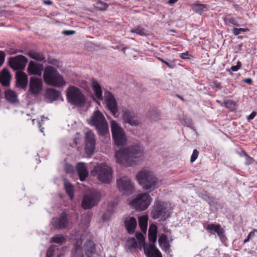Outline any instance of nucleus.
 <instances>
[{
  "mask_svg": "<svg viewBox=\"0 0 257 257\" xmlns=\"http://www.w3.org/2000/svg\"><path fill=\"white\" fill-rule=\"evenodd\" d=\"M112 138L114 145L119 150L115 152L116 163L125 167L136 164V159L140 158L142 152L138 146L123 148L127 143V137L124 130L114 120L110 122Z\"/></svg>",
  "mask_w": 257,
  "mask_h": 257,
  "instance_id": "obj_1",
  "label": "nucleus"
},
{
  "mask_svg": "<svg viewBox=\"0 0 257 257\" xmlns=\"http://www.w3.org/2000/svg\"><path fill=\"white\" fill-rule=\"evenodd\" d=\"M136 177L141 186L144 189L152 191L158 188L160 183L153 172L148 170H142L138 172Z\"/></svg>",
  "mask_w": 257,
  "mask_h": 257,
  "instance_id": "obj_2",
  "label": "nucleus"
},
{
  "mask_svg": "<svg viewBox=\"0 0 257 257\" xmlns=\"http://www.w3.org/2000/svg\"><path fill=\"white\" fill-rule=\"evenodd\" d=\"M44 82L48 85L61 87L66 84L63 77L56 68L52 66H46L43 73Z\"/></svg>",
  "mask_w": 257,
  "mask_h": 257,
  "instance_id": "obj_3",
  "label": "nucleus"
},
{
  "mask_svg": "<svg viewBox=\"0 0 257 257\" xmlns=\"http://www.w3.org/2000/svg\"><path fill=\"white\" fill-rule=\"evenodd\" d=\"M171 204L169 202L156 200L152 206L151 217L154 219L165 221L170 217Z\"/></svg>",
  "mask_w": 257,
  "mask_h": 257,
  "instance_id": "obj_4",
  "label": "nucleus"
},
{
  "mask_svg": "<svg viewBox=\"0 0 257 257\" xmlns=\"http://www.w3.org/2000/svg\"><path fill=\"white\" fill-rule=\"evenodd\" d=\"M66 98L69 103L77 107H82L86 103V97L76 86H70L66 91Z\"/></svg>",
  "mask_w": 257,
  "mask_h": 257,
  "instance_id": "obj_5",
  "label": "nucleus"
},
{
  "mask_svg": "<svg viewBox=\"0 0 257 257\" xmlns=\"http://www.w3.org/2000/svg\"><path fill=\"white\" fill-rule=\"evenodd\" d=\"M91 174L93 176H97L100 182L108 184L111 181L112 170L105 163H101L94 167L91 171Z\"/></svg>",
  "mask_w": 257,
  "mask_h": 257,
  "instance_id": "obj_6",
  "label": "nucleus"
},
{
  "mask_svg": "<svg viewBox=\"0 0 257 257\" xmlns=\"http://www.w3.org/2000/svg\"><path fill=\"white\" fill-rule=\"evenodd\" d=\"M101 199L100 193L96 191L92 190L84 195L82 200L81 206L84 209H90L96 206Z\"/></svg>",
  "mask_w": 257,
  "mask_h": 257,
  "instance_id": "obj_7",
  "label": "nucleus"
},
{
  "mask_svg": "<svg viewBox=\"0 0 257 257\" xmlns=\"http://www.w3.org/2000/svg\"><path fill=\"white\" fill-rule=\"evenodd\" d=\"M151 198L148 193L139 194L131 202V205L137 210L143 211L148 208L151 202Z\"/></svg>",
  "mask_w": 257,
  "mask_h": 257,
  "instance_id": "obj_8",
  "label": "nucleus"
},
{
  "mask_svg": "<svg viewBox=\"0 0 257 257\" xmlns=\"http://www.w3.org/2000/svg\"><path fill=\"white\" fill-rule=\"evenodd\" d=\"M117 186L119 191L124 195H130L134 191V185L132 181L126 176L117 179Z\"/></svg>",
  "mask_w": 257,
  "mask_h": 257,
  "instance_id": "obj_9",
  "label": "nucleus"
},
{
  "mask_svg": "<svg viewBox=\"0 0 257 257\" xmlns=\"http://www.w3.org/2000/svg\"><path fill=\"white\" fill-rule=\"evenodd\" d=\"M104 101L108 110L114 116L118 112V105L116 99L111 92L108 90L104 91Z\"/></svg>",
  "mask_w": 257,
  "mask_h": 257,
  "instance_id": "obj_10",
  "label": "nucleus"
},
{
  "mask_svg": "<svg viewBox=\"0 0 257 257\" xmlns=\"http://www.w3.org/2000/svg\"><path fill=\"white\" fill-rule=\"evenodd\" d=\"M28 59L24 56L20 55L14 58H11L10 66L17 71H23L28 62Z\"/></svg>",
  "mask_w": 257,
  "mask_h": 257,
  "instance_id": "obj_11",
  "label": "nucleus"
},
{
  "mask_svg": "<svg viewBox=\"0 0 257 257\" xmlns=\"http://www.w3.org/2000/svg\"><path fill=\"white\" fill-rule=\"evenodd\" d=\"M85 151L88 155H92L94 153L96 141L95 136L91 131H88L85 137Z\"/></svg>",
  "mask_w": 257,
  "mask_h": 257,
  "instance_id": "obj_12",
  "label": "nucleus"
},
{
  "mask_svg": "<svg viewBox=\"0 0 257 257\" xmlns=\"http://www.w3.org/2000/svg\"><path fill=\"white\" fill-rule=\"evenodd\" d=\"M42 79L36 77H31L29 83V90L35 96L39 95L42 90Z\"/></svg>",
  "mask_w": 257,
  "mask_h": 257,
  "instance_id": "obj_13",
  "label": "nucleus"
},
{
  "mask_svg": "<svg viewBox=\"0 0 257 257\" xmlns=\"http://www.w3.org/2000/svg\"><path fill=\"white\" fill-rule=\"evenodd\" d=\"M44 69L43 64L32 60L29 62L27 67V71L30 75H35L40 76L42 75V72L44 71Z\"/></svg>",
  "mask_w": 257,
  "mask_h": 257,
  "instance_id": "obj_14",
  "label": "nucleus"
},
{
  "mask_svg": "<svg viewBox=\"0 0 257 257\" xmlns=\"http://www.w3.org/2000/svg\"><path fill=\"white\" fill-rule=\"evenodd\" d=\"M122 118L125 123H127L131 125L137 126L139 124L137 115L133 111L127 109L123 110Z\"/></svg>",
  "mask_w": 257,
  "mask_h": 257,
  "instance_id": "obj_15",
  "label": "nucleus"
},
{
  "mask_svg": "<svg viewBox=\"0 0 257 257\" xmlns=\"http://www.w3.org/2000/svg\"><path fill=\"white\" fill-rule=\"evenodd\" d=\"M45 98L48 100L49 103H52L53 101L57 100L59 98H61L62 100H63V97L61 96V92L53 88H47L45 90L44 95Z\"/></svg>",
  "mask_w": 257,
  "mask_h": 257,
  "instance_id": "obj_16",
  "label": "nucleus"
},
{
  "mask_svg": "<svg viewBox=\"0 0 257 257\" xmlns=\"http://www.w3.org/2000/svg\"><path fill=\"white\" fill-rule=\"evenodd\" d=\"M15 77L16 86L18 88L25 89L28 83L27 75L24 71H17Z\"/></svg>",
  "mask_w": 257,
  "mask_h": 257,
  "instance_id": "obj_17",
  "label": "nucleus"
},
{
  "mask_svg": "<svg viewBox=\"0 0 257 257\" xmlns=\"http://www.w3.org/2000/svg\"><path fill=\"white\" fill-rule=\"evenodd\" d=\"M105 120H106V119L102 113L98 110L93 113L90 119L87 120V121L90 125L96 127Z\"/></svg>",
  "mask_w": 257,
  "mask_h": 257,
  "instance_id": "obj_18",
  "label": "nucleus"
},
{
  "mask_svg": "<svg viewBox=\"0 0 257 257\" xmlns=\"http://www.w3.org/2000/svg\"><path fill=\"white\" fill-rule=\"evenodd\" d=\"M70 257H86L83 252L82 243L78 240L73 244L70 251Z\"/></svg>",
  "mask_w": 257,
  "mask_h": 257,
  "instance_id": "obj_19",
  "label": "nucleus"
},
{
  "mask_svg": "<svg viewBox=\"0 0 257 257\" xmlns=\"http://www.w3.org/2000/svg\"><path fill=\"white\" fill-rule=\"evenodd\" d=\"M68 222L67 214L65 211H63L59 218L55 221L54 225L57 229H63L67 226Z\"/></svg>",
  "mask_w": 257,
  "mask_h": 257,
  "instance_id": "obj_20",
  "label": "nucleus"
},
{
  "mask_svg": "<svg viewBox=\"0 0 257 257\" xmlns=\"http://www.w3.org/2000/svg\"><path fill=\"white\" fill-rule=\"evenodd\" d=\"M124 223L127 232L130 234L134 233L137 225L136 219L133 216L126 217Z\"/></svg>",
  "mask_w": 257,
  "mask_h": 257,
  "instance_id": "obj_21",
  "label": "nucleus"
},
{
  "mask_svg": "<svg viewBox=\"0 0 257 257\" xmlns=\"http://www.w3.org/2000/svg\"><path fill=\"white\" fill-rule=\"evenodd\" d=\"M83 251H85L86 257H91L92 255L95 254L96 252L95 244L91 239H88L86 241L83 245Z\"/></svg>",
  "mask_w": 257,
  "mask_h": 257,
  "instance_id": "obj_22",
  "label": "nucleus"
},
{
  "mask_svg": "<svg viewBox=\"0 0 257 257\" xmlns=\"http://www.w3.org/2000/svg\"><path fill=\"white\" fill-rule=\"evenodd\" d=\"M77 172L78 175L81 181H84L88 175L85 164L83 162H79L77 165Z\"/></svg>",
  "mask_w": 257,
  "mask_h": 257,
  "instance_id": "obj_23",
  "label": "nucleus"
},
{
  "mask_svg": "<svg viewBox=\"0 0 257 257\" xmlns=\"http://www.w3.org/2000/svg\"><path fill=\"white\" fill-rule=\"evenodd\" d=\"M11 75L7 68H4L0 76V83L3 86L8 87L10 85Z\"/></svg>",
  "mask_w": 257,
  "mask_h": 257,
  "instance_id": "obj_24",
  "label": "nucleus"
},
{
  "mask_svg": "<svg viewBox=\"0 0 257 257\" xmlns=\"http://www.w3.org/2000/svg\"><path fill=\"white\" fill-rule=\"evenodd\" d=\"M135 236L138 240V242L139 244L143 246L144 249L145 253H147L148 249L152 248V246H150L149 244L145 242V238L142 233L137 231L135 234Z\"/></svg>",
  "mask_w": 257,
  "mask_h": 257,
  "instance_id": "obj_25",
  "label": "nucleus"
},
{
  "mask_svg": "<svg viewBox=\"0 0 257 257\" xmlns=\"http://www.w3.org/2000/svg\"><path fill=\"white\" fill-rule=\"evenodd\" d=\"M199 2V1H197L196 3L192 4L191 8L196 13L201 15L204 12L208 10V5L200 4Z\"/></svg>",
  "mask_w": 257,
  "mask_h": 257,
  "instance_id": "obj_26",
  "label": "nucleus"
},
{
  "mask_svg": "<svg viewBox=\"0 0 257 257\" xmlns=\"http://www.w3.org/2000/svg\"><path fill=\"white\" fill-rule=\"evenodd\" d=\"M204 227L206 230H207L208 232L211 234L216 233L217 235L218 234L221 233L222 230H224V229L221 227L220 224H208L206 225H204Z\"/></svg>",
  "mask_w": 257,
  "mask_h": 257,
  "instance_id": "obj_27",
  "label": "nucleus"
},
{
  "mask_svg": "<svg viewBox=\"0 0 257 257\" xmlns=\"http://www.w3.org/2000/svg\"><path fill=\"white\" fill-rule=\"evenodd\" d=\"M27 55L32 59L38 62H43L45 61V57L42 52H38L34 50H30Z\"/></svg>",
  "mask_w": 257,
  "mask_h": 257,
  "instance_id": "obj_28",
  "label": "nucleus"
},
{
  "mask_svg": "<svg viewBox=\"0 0 257 257\" xmlns=\"http://www.w3.org/2000/svg\"><path fill=\"white\" fill-rule=\"evenodd\" d=\"M5 95L6 100L11 103H15L19 101L17 93L12 89L5 91Z\"/></svg>",
  "mask_w": 257,
  "mask_h": 257,
  "instance_id": "obj_29",
  "label": "nucleus"
},
{
  "mask_svg": "<svg viewBox=\"0 0 257 257\" xmlns=\"http://www.w3.org/2000/svg\"><path fill=\"white\" fill-rule=\"evenodd\" d=\"M92 88L96 98L99 100L103 99L102 90L100 84L95 80L92 82Z\"/></svg>",
  "mask_w": 257,
  "mask_h": 257,
  "instance_id": "obj_30",
  "label": "nucleus"
},
{
  "mask_svg": "<svg viewBox=\"0 0 257 257\" xmlns=\"http://www.w3.org/2000/svg\"><path fill=\"white\" fill-rule=\"evenodd\" d=\"M126 245L130 251H132V249H142V245L139 244L138 241L134 237L128 238L126 242Z\"/></svg>",
  "mask_w": 257,
  "mask_h": 257,
  "instance_id": "obj_31",
  "label": "nucleus"
},
{
  "mask_svg": "<svg viewBox=\"0 0 257 257\" xmlns=\"http://www.w3.org/2000/svg\"><path fill=\"white\" fill-rule=\"evenodd\" d=\"M98 135L100 136H104L108 133H109V129L107 122L106 120L103 121L101 124L95 127Z\"/></svg>",
  "mask_w": 257,
  "mask_h": 257,
  "instance_id": "obj_32",
  "label": "nucleus"
},
{
  "mask_svg": "<svg viewBox=\"0 0 257 257\" xmlns=\"http://www.w3.org/2000/svg\"><path fill=\"white\" fill-rule=\"evenodd\" d=\"M148 217L147 215H142L139 217V225L142 231L146 233L148 227Z\"/></svg>",
  "mask_w": 257,
  "mask_h": 257,
  "instance_id": "obj_33",
  "label": "nucleus"
},
{
  "mask_svg": "<svg viewBox=\"0 0 257 257\" xmlns=\"http://www.w3.org/2000/svg\"><path fill=\"white\" fill-rule=\"evenodd\" d=\"M64 187L66 193L69 196L70 198L72 200L74 196V186L68 180H64Z\"/></svg>",
  "mask_w": 257,
  "mask_h": 257,
  "instance_id": "obj_34",
  "label": "nucleus"
},
{
  "mask_svg": "<svg viewBox=\"0 0 257 257\" xmlns=\"http://www.w3.org/2000/svg\"><path fill=\"white\" fill-rule=\"evenodd\" d=\"M147 116L152 121H156L160 118V113L156 108H152L147 113Z\"/></svg>",
  "mask_w": 257,
  "mask_h": 257,
  "instance_id": "obj_35",
  "label": "nucleus"
},
{
  "mask_svg": "<svg viewBox=\"0 0 257 257\" xmlns=\"http://www.w3.org/2000/svg\"><path fill=\"white\" fill-rule=\"evenodd\" d=\"M65 240V237L62 234H56L51 237L50 242L62 244Z\"/></svg>",
  "mask_w": 257,
  "mask_h": 257,
  "instance_id": "obj_36",
  "label": "nucleus"
},
{
  "mask_svg": "<svg viewBox=\"0 0 257 257\" xmlns=\"http://www.w3.org/2000/svg\"><path fill=\"white\" fill-rule=\"evenodd\" d=\"M130 32L132 33H136L141 36L146 37L149 35L148 31L145 28H142L141 26H139L137 28L131 30Z\"/></svg>",
  "mask_w": 257,
  "mask_h": 257,
  "instance_id": "obj_37",
  "label": "nucleus"
},
{
  "mask_svg": "<svg viewBox=\"0 0 257 257\" xmlns=\"http://www.w3.org/2000/svg\"><path fill=\"white\" fill-rule=\"evenodd\" d=\"M108 7V4L101 1H98L96 3L95 9L100 11H104L106 10Z\"/></svg>",
  "mask_w": 257,
  "mask_h": 257,
  "instance_id": "obj_38",
  "label": "nucleus"
},
{
  "mask_svg": "<svg viewBox=\"0 0 257 257\" xmlns=\"http://www.w3.org/2000/svg\"><path fill=\"white\" fill-rule=\"evenodd\" d=\"M241 63L240 61H238L237 62V64L236 65H233L230 68H227L226 69V71L228 72L231 75H233V73L232 71H238L241 67Z\"/></svg>",
  "mask_w": 257,
  "mask_h": 257,
  "instance_id": "obj_39",
  "label": "nucleus"
},
{
  "mask_svg": "<svg viewBox=\"0 0 257 257\" xmlns=\"http://www.w3.org/2000/svg\"><path fill=\"white\" fill-rule=\"evenodd\" d=\"M157 232L156 229H155V231L153 233L151 232V230L148 231V238L149 241L151 243L154 244L156 242L157 238Z\"/></svg>",
  "mask_w": 257,
  "mask_h": 257,
  "instance_id": "obj_40",
  "label": "nucleus"
},
{
  "mask_svg": "<svg viewBox=\"0 0 257 257\" xmlns=\"http://www.w3.org/2000/svg\"><path fill=\"white\" fill-rule=\"evenodd\" d=\"M158 59L162 63L168 66V67H169V68L173 69L176 67V63H175L176 60H173L172 61H170V62H168V61L165 60L164 59H163L161 58H160V57H158Z\"/></svg>",
  "mask_w": 257,
  "mask_h": 257,
  "instance_id": "obj_41",
  "label": "nucleus"
},
{
  "mask_svg": "<svg viewBox=\"0 0 257 257\" xmlns=\"http://www.w3.org/2000/svg\"><path fill=\"white\" fill-rule=\"evenodd\" d=\"M224 21L226 25H228V23H230L236 27L239 26V24L234 18H228L226 16L224 17Z\"/></svg>",
  "mask_w": 257,
  "mask_h": 257,
  "instance_id": "obj_42",
  "label": "nucleus"
},
{
  "mask_svg": "<svg viewBox=\"0 0 257 257\" xmlns=\"http://www.w3.org/2000/svg\"><path fill=\"white\" fill-rule=\"evenodd\" d=\"M218 237H219V239L222 242L223 244L225 245L226 246H228L227 241L228 239L227 237L226 236L225 234V230H222L221 233L218 234Z\"/></svg>",
  "mask_w": 257,
  "mask_h": 257,
  "instance_id": "obj_43",
  "label": "nucleus"
},
{
  "mask_svg": "<svg viewBox=\"0 0 257 257\" xmlns=\"http://www.w3.org/2000/svg\"><path fill=\"white\" fill-rule=\"evenodd\" d=\"M249 31V30L248 28H234L232 30V32L235 36H238L241 32H247Z\"/></svg>",
  "mask_w": 257,
  "mask_h": 257,
  "instance_id": "obj_44",
  "label": "nucleus"
},
{
  "mask_svg": "<svg viewBox=\"0 0 257 257\" xmlns=\"http://www.w3.org/2000/svg\"><path fill=\"white\" fill-rule=\"evenodd\" d=\"M235 105V102L232 100H228L224 101L223 106L227 108H232Z\"/></svg>",
  "mask_w": 257,
  "mask_h": 257,
  "instance_id": "obj_45",
  "label": "nucleus"
},
{
  "mask_svg": "<svg viewBox=\"0 0 257 257\" xmlns=\"http://www.w3.org/2000/svg\"><path fill=\"white\" fill-rule=\"evenodd\" d=\"M56 246L51 245L49 247L46 253V257H52L54 255Z\"/></svg>",
  "mask_w": 257,
  "mask_h": 257,
  "instance_id": "obj_46",
  "label": "nucleus"
},
{
  "mask_svg": "<svg viewBox=\"0 0 257 257\" xmlns=\"http://www.w3.org/2000/svg\"><path fill=\"white\" fill-rule=\"evenodd\" d=\"M199 151L197 149H194L193 151L192 154L191 156L190 162H194L198 158L199 155Z\"/></svg>",
  "mask_w": 257,
  "mask_h": 257,
  "instance_id": "obj_47",
  "label": "nucleus"
},
{
  "mask_svg": "<svg viewBox=\"0 0 257 257\" xmlns=\"http://www.w3.org/2000/svg\"><path fill=\"white\" fill-rule=\"evenodd\" d=\"M182 124L186 125L187 126H189V127L192 126L193 124L192 120L191 119H190L189 118H187L186 117L183 118V119L182 120Z\"/></svg>",
  "mask_w": 257,
  "mask_h": 257,
  "instance_id": "obj_48",
  "label": "nucleus"
},
{
  "mask_svg": "<svg viewBox=\"0 0 257 257\" xmlns=\"http://www.w3.org/2000/svg\"><path fill=\"white\" fill-rule=\"evenodd\" d=\"M167 236L164 234H163L159 238V239H158V242L159 243V244L160 246H162L163 244L164 243H165L167 242Z\"/></svg>",
  "mask_w": 257,
  "mask_h": 257,
  "instance_id": "obj_49",
  "label": "nucleus"
},
{
  "mask_svg": "<svg viewBox=\"0 0 257 257\" xmlns=\"http://www.w3.org/2000/svg\"><path fill=\"white\" fill-rule=\"evenodd\" d=\"M199 197H201L204 201L207 202L209 198L211 197L206 191H204L203 193L199 194Z\"/></svg>",
  "mask_w": 257,
  "mask_h": 257,
  "instance_id": "obj_50",
  "label": "nucleus"
},
{
  "mask_svg": "<svg viewBox=\"0 0 257 257\" xmlns=\"http://www.w3.org/2000/svg\"><path fill=\"white\" fill-rule=\"evenodd\" d=\"M65 172L67 173H72L74 172V167L71 164H67L65 166Z\"/></svg>",
  "mask_w": 257,
  "mask_h": 257,
  "instance_id": "obj_51",
  "label": "nucleus"
},
{
  "mask_svg": "<svg viewBox=\"0 0 257 257\" xmlns=\"http://www.w3.org/2000/svg\"><path fill=\"white\" fill-rule=\"evenodd\" d=\"M180 57L183 59H190L192 56L187 51L180 54Z\"/></svg>",
  "mask_w": 257,
  "mask_h": 257,
  "instance_id": "obj_52",
  "label": "nucleus"
},
{
  "mask_svg": "<svg viewBox=\"0 0 257 257\" xmlns=\"http://www.w3.org/2000/svg\"><path fill=\"white\" fill-rule=\"evenodd\" d=\"M244 156L246 157V164L249 165L251 164L253 161V158L249 156L244 151L242 152Z\"/></svg>",
  "mask_w": 257,
  "mask_h": 257,
  "instance_id": "obj_53",
  "label": "nucleus"
},
{
  "mask_svg": "<svg viewBox=\"0 0 257 257\" xmlns=\"http://www.w3.org/2000/svg\"><path fill=\"white\" fill-rule=\"evenodd\" d=\"M48 62L54 66H58L59 65V61L55 59L49 58L48 59Z\"/></svg>",
  "mask_w": 257,
  "mask_h": 257,
  "instance_id": "obj_54",
  "label": "nucleus"
},
{
  "mask_svg": "<svg viewBox=\"0 0 257 257\" xmlns=\"http://www.w3.org/2000/svg\"><path fill=\"white\" fill-rule=\"evenodd\" d=\"M210 206H213L217 204V202L215 198L211 197L207 202Z\"/></svg>",
  "mask_w": 257,
  "mask_h": 257,
  "instance_id": "obj_55",
  "label": "nucleus"
},
{
  "mask_svg": "<svg viewBox=\"0 0 257 257\" xmlns=\"http://www.w3.org/2000/svg\"><path fill=\"white\" fill-rule=\"evenodd\" d=\"M256 114L257 113L255 111H252L248 116H247V121H250V120L253 119L256 115Z\"/></svg>",
  "mask_w": 257,
  "mask_h": 257,
  "instance_id": "obj_56",
  "label": "nucleus"
},
{
  "mask_svg": "<svg viewBox=\"0 0 257 257\" xmlns=\"http://www.w3.org/2000/svg\"><path fill=\"white\" fill-rule=\"evenodd\" d=\"M151 248L152 249H153L154 251L157 253V257H163L161 252L155 245H152Z\"/></svg>",
  "mask_w": 257,
  "mask_h": 257,
  "instance_id": "obj_57",
  "label": "nucleus"
},
{
  "mask_svg": "<svg viewBox=\"0 0 257 257\" xmlns=\"http://www.w3.org/2000/svg\"><path fill=\"white\" fill-rule=\"evenodd\" d=\"M146 252L147 253H145V254L147 256V257H156L152 248L148 249V251Z\"/></svg>",
  "mask_w": 257,
  "mask_h": 257,
  "instance_id": "obj_58",
  "label": "nucleus"
},
{
  "mask_svg": "<svg viewBox=\"0 0 257 257\" xmlns=\"http://www.w3.org/2000/svg\"><path fill=\"white\" fill-rule=\"evenodd\" d=\"M75 33V31L73 30H65L63 32V34L66 36L72 35Z\"/></svg>",
  "mask_w": 257,
  "mask_h": 257,
  "instance_id": "obj_59",
  "label": "nucleus"
},
{
  "mask_svg": "<svg viewBox=\"0 0 257 257\" xmlns=\"http://www.w3.org/2000/svg\"><path fill=\"white\" fill-rule=\"evenodd\" d=\"M161 246L166 251H167L170 248V244L168 242L163 244Z\"/></svg>",
  "mask_w": 257,
  "mask_h": 257,
  "instance_id": "obj_60",
  "label": "nucleus"
},
{
  "mask_svg": "<svg viewBox=\"0 0 257 257\" xmlns=\"http://www.w3.org/2000/svg\"><path fill=\"white\" fill-rule=\"evenodd\" d=\"M243 82L248 84V85H251L253 84L252 79L250 78H245L243 80Z\"/></svg>",
  "mask_w": 257,
  "mask_h": 257,
  "instance_id": "obj_61",
  "label": "nucleus"
},
{
  "mask_svg": "<svg viewBox=\"0 0 257 257\" xmlns=\"http://www.w3.org/2000/svg\"><path fill=\"white\" fill-rule=\"evenodd\" d=\"M156 229V230L157 231V227L155 224H151L150 226L149 230H151V232L152 233L154 232L155 231V229Z\"/></svg>",
  "mask_w": 257,
  "mask_h": 257,
  "instance_id": "obj_62",
  "label": "nucleus"
},
{
  "mask_svg": "<svg viewBox=\"0 0 257 257\" xmlns=\"http://www.w3.org/2000/svg\"><path fill=\"white\" fill-rule=\"evenodd\" d=\"M214 85L216 88L218 89H221L222 88V86L220 82H217V81L213 82Z\"/></svg>",
  "mask_w": 257,
  "mask_h": 257,
  "instance_id": "obj_63",
  "label": "nucleus"
},
{
  "mask_svg": "<svg viewBox=\"0 0 257 257\" xmlns=\"http://www.w3.org/2000/svg\"><path fill=\"white\" fill-rule=\"evenodd\" d=\"M255 233H257V229L255 228L253 229L252 230L249 232L252 238L255 236Z\"/></svg>",
  "mask_w": 257,
  "mask_h": 257,
  "instance_id": "obj_64",
  "label": "nucleus"
}]
</instances>
